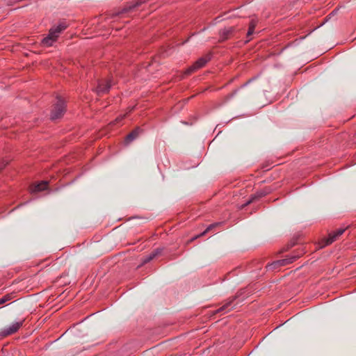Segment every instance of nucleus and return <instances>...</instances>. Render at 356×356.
<instances>
[{"label": "nucleus", "instance_id": "f257e3e1", "mask_svg": "<svg viewBox=\"0 0 356 356\" xmlns=\"http://www.w3.org/2000/svg\"><path fill=\"white\" fill-rule=\"evenodd\" d=\"M67 26L65 23L62 22L58 26L52 27L49 30V35L42 39V44L45 47L52 46L54 42L56 41L60 33L63 31Z\"/></svg>", "mask_w": 356, "mask_h": 356}, {"label": "nucleus", "instance_id": "f03ea898", "mask_svg": "<svg viewBox=\"0 0 356 356\" xmlns=\"http://www.w3.org/2000/svg\"><path fill=\"white\" fill-rule=\"evenodd\" d=\"M65 112V102L58 97L57 103L54 106L51 113V120H54L60 118Z\"/></svg>", "mask_w": 356, "mask_h": 356}, {"label": "nucleus", "instance_id": "7ed1b4c3", "mask_svg": "<svg viewBox=\"0 0 356 356\" xmlns=\"http://www.w3.org/2000/svg\"><path fill=\"white\" fill-rule=\"evenodd\" d=\"M148 0H137L132 1L127 5L121 11V13H128L139 10L142 8V6Z\"/></svg>", "mask_w": 356, "mask_h": 356}, {"label": "nucleus", "instance_id": "20e7f679", "mask_svg": "<svg viewBox=\"0 0 356 356\" xmlns=\"http://www.w3.org/2000/svg\"><path fill=\"white\" fill-rule=\"evenodd\" d=\"M111 86V81L110 79H102L98 81L96 91L98 95L104 94L108 92Z\"/></svg>", "mask_w": 356, "mask_h": 356}, {"label": "nucleus", "instance_id": "39448f33", "mask_svg": "<svg viewBox=\"0 0 356 356\" xmlns=\"http://www.w3.org/2000/svg\"><path fill=\"white\" fill-rule=\"evenodd\" d=\"M22 321L15 322L13 323L10 326L5 327L1 331V335L2 337H6L16 332L22 325Z\"/></svg>", "mask_w": 356, "mask_h": 356}, {"label": "nucleus", "instance_id": "423d86ee", "mask_svg": "<svg viewBox=\"0 0 356 356\" xmlns=\"http://www.w3.org/2000/svg\"><path fill=\"white\" fill-rule=\"evenodd\" d=\"M234 30L235 28L234 26H229L220 31L219 35L220 40L224 41L230 38L233 35Z\"/></svg>", "mask_w": 356, "mask_h": 356}, {"label": "nucleus", "instance_id": "0eeeda50", "mask_svg": "<svg viewBox=\"0 0 356 356\" xmlns=\"http://www.w3.org/2000/svg\"><path fill=\"white\" fill-rule=\"evenodd\" d=\"M344 229H339L334 233L330 234L329 237L325 241L323 246L328 245L332 243L337 238V237L341 236L344 232Z\"/></svg>", "mask_w": 356, "mask_h": 356}, {"label": "nucleus", "instance_id": "6e6552de", "mask_svg": "<svg viewBox=\"0 0 356 356\" xmlns=\"http://www.w3.org/2000/svg\"><path fill=\"white\" fill-rule=\"evenodd\" d=\"M296 258H297V257H293L290 259H282V260H278V261L273 263L272 264H270L268 267H270V268H275L279 266H286L290 263H292L293 261H295L296 259Z\"/></svg>", "mask_w": 356, "mask_h": 356}, {"label": "nucleus", "instance_id": "1a4fd4ad", "mask_svg": "<svg viewBox=\"0 0 356 356\" xmlns=\"http://www.w3.org/2000/svg\"><path fill=\"white\" fill-rule=\"evenodd\" d=\"M211 59L210 54L205 56L204 57H202L198 59L195 63L194 65L197 68V70L203 67L206 63Z\"/></svg>", "mask_w": 356, "mask_h": 356}, {"label": "nucleus", "instance_id": "9d476101", "mask_svg": "<svg viewBox=\"0 0 356 356\" xmlns=\"http://www.w3.org/2000/svg\"><path fill=\"white\" fill-rule=\"evenodd\" d=\"M232 301H229V302H225L222 307H220L218 310H217V313H222V314H225L229 311H230L231 309H233V306H232Z\"/></svg>", "mask_w": 356, "mask_h": 356}, {"label": "nucleus", "instance_id": "9b49d317", "mask_svg": "<svg viewBox=\"0 0 356 356\" xmlns=\"http://www.w3.org/2000/svg\"><path fill=\"white\" fill-rule=\"evenodd\" d=\"M47 181H42L40 184H38L31 188L32 192H39L45 190L47 187Z\"/></svg>", "mask_w": 356, "mask_h": 356}, {"label": "nucleus", "instance_id": "f8f14e48", "mask_svg": "<svg viewBox=\"0 0 356 356\" xmlns=\"http://www.w3.org/2000/svg\"><path fill=\"white\" fill-rule=\"evenodd\" d=\"M138 136V131L137 129L131 132L126 138V143H129L136 139Z\"/></svg>", "mask_w": 356, "mask_h": 356}, {"label": "nucleus", "instance_id": "ddd939ff", "mask_svg": "<svg viewBox=\"0 0 356 356\" xmlns=\"http://www.w3.org/2000/svg\"><path fill=\"white\" fill-rule=\"evenodd\" d=\"M161 251L157 249L156 250H154L153 252H152L149 256L146 257L144 260H143V263H147L149 261H150L151 260H152L154 258H155L159 254H160Z\"/></svg>", "mask_w": 356, "mask_h": 356}, {"label": "nucleus", "instance_id": "4468645a", "mask_svg": "<svg viewBox=\"0 0 356 356\" xmlns=\"http://www.w3.org/2000/svg\"><path fill=\"white\" fill-rule=\"evenodd\" d=\"M257 22L252 19L249 25L248 31L247 33V37L249 38L250 35H252L254 32V28L256 26Z\"/></svg>", "mask_w": 356, "mask_h": 356}, {"label": "nucleus", "instance_id": "2eb2a0df", "mask_svg": "<svg viewBox=\"0 0 356 356\" xmlns=\"http://www.w3.org/2000/svg\"><path fill=\"white\" fill-rule=\"evenodd\" d=\"M197 70V68L195 67V66L194 65V64L191 66L190 67H188L186 71H185V74L186 75H189L191 74V73L194 72L195 71Z\"/></svg>", "mask_w": 356, "mask_h": 356}, {"label": "nucleus", "instance_id": "dca6fc26", "mask_svg": "<svg viewBox=\"0 0 356 356\" xmlns=\"http://www.w3.org/2000/svg\"><path fill=\"white\" fill-rule=\"evenodd\" d=\"M263 195H264V194L262 193H260L258 195V197H262ZM257 197V196L252 197V199L250 201H248L247 204H250V202H253Z\"/></svg>", "mask_w": 356, "mask_h": 356}, {"label": "nucleus", "instance_id": "f3484780", "mask_svg": "<svg viewBox=\"0 0 356 356\" xmlns=\"http://www.w3.org/2000/svg\"><path fill=\"white\" fill-rule=\"evenodd\" d=\"M126 116V115H120L119 117H118L116 119H115V122L116 123H118L119 122H120L124 117Z\"/></svg>", "mask_w": 356, "mask_h": 356}, {"label": "nucleus", "instance_id": "a211bd4d", "mask_svg": "<svg viewBox=\"0 0 356 356\" xmlns=\"http://www.w3.org/2000/svg\"><path fill=\"white\" fill-rule=\"evenodd\" d=\"M213 227H214V225H210L209 227H207V229L205 230V232H203V233L201 234V236H202V235H204V234H205V232H209V230H210Z\"/></svg>", "mask_w": 356, "mask_h": 356}, {"label": "nucleus", "instance_id": "6ab92c4d", "mask_svg": "<svg viewBox=\"0 0 356 356\" xmlns=\"http://www.w3.org/2000/svg\"><path fill=\"white\" fill-rule=\"evenodd\" d=\"M7 300H8V298H1L0 299V304L4 303Z\"/></svg>", "mask_w": 356, "mask_h": 356}]
</instances>
